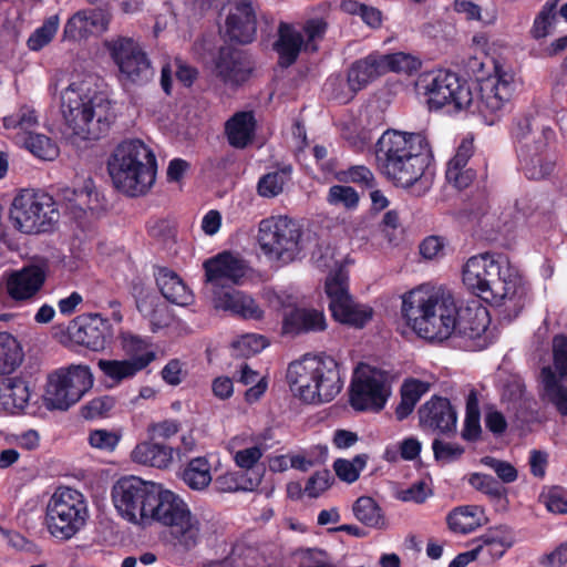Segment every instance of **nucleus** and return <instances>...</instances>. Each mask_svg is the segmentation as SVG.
<instances>
[{"label": "nucleus", "instance_id": "obj_6", "mask_svg": "<svg viewBox=\"0 0 567 567\" xmlns=\"http://www.w3.org/2000/svg\"><path fill=\"white\" fill-rule=\"evenodd\" d=\"M113 185L128 196L146 194L156 177V158L140 140H127L116 146L107 161Z\"/></svg>", "mask_w": 567, "mask_h": 567}, {"label": "nucleus", "instance_id": "obj_2", "mask_svg": "<svg viewBox=\"0 0 567 567\" xmlns=\"http://www.w3.org/2000/svg\"><path fill=\"white\" fill-rule=\"evenodd\" d=\"M464 285L499 309L504 318H516L527 302L528 287L507 257L485 252L472 256L463 266Z\"/></svg>", "mask_w": 567, "mask_h": 567}, {"label": "nucleus", "instance_id": "obj_40", "mask_svg": "<svg viewBox=\"0 0 567 567\" xmlns=\"http://www.w3.org/2000/svg\"><path fill=\"white\" fill-rule=\"evenodd\" d=\"M183 482L194 491H204L213 480L212 465L207 457L198 456L188 462L182 474Z\"/></svg>", "mask_w": 567, "mask_h": 567}, {"label": "nucleus", "instance_id": "obj_47", "mask_svg": "<svg viewBox=\"0 0 567 567\" xmlns=\"http://www.w3.org/2000/svg\"><path fill=\"white\" fill-rule=\"evenodd\" d=\"M377 59L382 74L389 71L396 73H411L420 66L419 59L404 52L383 55L377 54Z\"/></svg>", "mask_w": 567, "mask_h": 567}, {"label": "nucleus", "instance_id": "obj_50", "mask_svg": "<svg viewBox=\"0 0 567 567\" xmlns=\"http://www.w3.org/2000/svg\"><path fill=\"white\" fill-rule=\"evenodd\" d=\"M243 441L244 439L239 436L233 437L228 443V449L234 454L236 465L249 470L260 460L264 451L257 445L240 449Z\"/></svg>", "mask_w": 567, "mask_h": 567}, {"label": "nucleus", "instance_id": "obj_22", "mask_svg": "<svg viewBox=\"0 0 567 567\" xmlns=\"http://www.w3.org/2000/svg\"><path fill=\"white\" fill-rule=\"evenodd\" d=\"M71 487L59 486L45 509V525L50 534L59 539L71 538Z\"/></svg>", "mask_w": 567, "mask_h": 567}, {"label": "nucleus", "instance_id": "obj_41", "mask_svg": "<svg viewBox=\"0 0 567 567\" xmlns=\"http://www.w3.org/2000/svg\"><path fill=\"white\" fill-rule=\"evenodd\" d=\"M431 384L417 379L406 380L401 388V402L395 410L399 420L405 419L415 408L420 399L430 391Z\"/></svg>", "mask_w": 567, "mask_h": 567}, {"label": "nucleus", "instance_id": "obj_21", "mask_svg": "<svg viewBox=\"0 0 567 567\" xmlns=\"http://www.w3.org/2000/svg\"><path fill=\"white\" fill-rule=\"evenodd\" d=\"M99 207V195L94 192L92 179L82 178V186L73 188V221L76 223L83 236L73 234V238L84 240L90 237Z\"/></svg>", "mask_w": 567, "mask_h": 567}, {"label": "nucleus", "instance_id": "obj_3", "mask_svg": "<svg viewBox=\"0 0 567 567\" xmlns=\"http://www.w3.org/2000/svg\"><path fill=\"white\" fill-rule=\"evenodd\" d=\"M401 316L420 338L443 342L455 333L457 307L441 287L420 285L401 296Z\"/></svg>", "mask_w": 567, "mask_h": 567}, {"label": "nucleus", "instance_id": "obj_13", "mask_svg": "<svg viewBox=\"0 0 567 567\" xmlns=\"http://www.w3.org/2000/svg\"><path fill=\"white\" fill-rule=\"evenodd\" d=\"M328 23L322 18L308 19L302 25L281 21L276 31L272 50L281 66L293 64L301 52H316L323 40Z\"/></svg>", "mask_w": 567, "mask_h": 567}, {"label": "nucleus", "instance_id": "obj_44", "mask_svg": "<svg viewBox=\"0 0 567 567\" xmlns=\"http://www.w3.org/2000/svg\"><path fill=\"white\" fill-rule=\"evenodd\" d=\"M290 176V166H285L262 175L257 183L258 195L264 198H275L279 196L289 183Z\"/></svg>", "mask_w": 567, "mask_h": 567}, {"label": "nucleus", "instance_id": "obj_20", "mask_svg": "<svg viewBox=\"0 0 567 567\" xmlns=\"http://www.w3.org/2000/svg\"><path fill=\"white\" fill-rule=\"evenodd\" d=\"M417 413L419 424L424 431L447 436L455 434L457 414L447 399L432 396Z\"/></svg>", "mask_w": 567, "mask_h": 567}, {"label": "nucleus", "instance_id": "obj_55", "mask_svg": "<svg viewBox=\"0 0 567 567\" xmlns=\"http://www.w3.org/2000/svg\"><path fill=\"white\" fill-rule=\"evenodd\" d=\"M59 27L58 17H50L43 24L37 28L27 41L31 51H40L48 45L54 38Z\"/></svg>", "mask_w": 567, "mask_h": 567}, {"label": "nucleus", "instance_id": "obj_35", "mask_svg": "<svg viewBox=\"0 0 567 567\" xmlns=\"http://www.w3.org/2000/svg\"><path fill=\"white\" fill-rule=\"evenodd\" d=\"M219 547L221 556L204 560L203 567H258L256 550L243 547L228 550V545L225 542H221Z\"/></svg>", "mask_w": 567, "mask_h": 567}, {"label": "nucleus", "instance_id": "obj_7", "mask_svg": "<svg viewBox=\"0 0 567 567\" xmlns=\"http://www.w3.org/2000/svg\"><path fill=\"white\" fill-rule=\"evenodd\" d=\"M73 93L79 99L76 113L73 114V145L99 141L115 121L113 103L97 91V76L93 74L73 82Z\"/></svg>", "mask_w": 567, "mask_h": 567}, {"label": "nucleus", "instance_id": "obj_56", "mask_svg": "<svg viewBox=\"0 0 567 567\" xmlns=\"http://www.w3.org/2000/svg\"><path fill=\"white\" fill-rule=\"evenodd\" d=\"M368 456L364 454L357 455L352 460L339 458L334 462L333 468L337 476L347 483H353L359 478L361 471L367 465Z\"/></svg>", "mask_w": 567, "mask_h": 567}, {"label": "nucleus", "instance_id": "obj_43", "mask_svg": "<svg viewBox=\"0 0 567 567\" xmlns=\"http://www.w3.org/2000/svg\"><path fill=\"white\" fill-rule=\"evenodd\" d=\"M2 123L7 130H19L17 135H27L38 127L39 114L33 106L22 104L13 114L4 116Z\"/></svg>", "mask_w": 567, "mask_h": 567}, {"label": "nucleus", "instance_id": "obj_54", "mask_svg": "<svg viewBox=\"0 0 567 567\" xmlns=\"http://www.w3.org/2000/svg\"><path fill=\"white\" fill-rule=\"evenodd\" d=\"M239 381L245 385H250L245 394L248 402L259 400L268 385L265 377H260L258 372L254 371L247 364L240 367Z\"/></svg>", "mask_w": 567, "mask_h": 567}, {"label": "nucleus", "instance_id": "obj_11", "mask_svg": "<svg viewBox=\"0 0 567 567\" xmlns=\"http://www.w3.org/2000/svg\"><path fill=\"white\" fill-rule=\"evenodd\" d=\"M257 243L271 261L289 264L307 249V240L298 223L287 216H270L259 221Z\"/></svg>", "mask_w": 567, "mask_h": 567}, {"label": "nucleus", "instance_id": "obj_8", "mask_svg": "<svg viewBox=\"0 0 567 567\" xmlns=\"http://www.w3.org/2000/svg\"><path fill=\"white\" fill-rule=\"evenodd\" d=\"M516 153L519 169L528 179L539 181L547 177L554 169L555 162L548 154L549 145L556 134L550 125L519 120L514 128Z\"/></svg>", "mask_w": 567, "mask_h": 567}, {"label": "nucleus", "instance_id": "obj_37", "mask_svg": "<svg viewBox=\"0 0 567 567\" xmlns=\"http://www.w3.org/2000/svg\"><path fill=\"white\" fill-rule=\"evenodd\" d=\"M111 17L102 9H90L73 16V29L81 39L97 37L109 28Z\"/></svg>", "mask_w": 567, "mask_h": 567}, {"label": "nucleus", "instance_id": "obj_62", "mask_svg": "<svg viewBox=\"0 0 567 567\" xmlns=\"http://www.w3.org/2000/svg\"><path fill=\"white\" fill-rule=\"evenodd\" d=\"M546 508L555 514H567V491L559 486H553L540 495Z\"/></svg>", "mask_w": 567, "mask_h": 567}, {"label": "nucleus", "instance_id": "obj_30", "mask_svg": "<svg viewBox=\"0 0 567 567\" xmlns=\"http://www.w3.org/2000/svg\"><path fill=\"white\" fill-rule=\"evenodd\" d=\"M515 543L512 530L506 526L489 528L476 540V548L486 559H499Z\"/></svg>", "mask_w": 567, "mask_h": 567}, {"label": "nucleus", "instance_id": "obj_51", "mask_svg": "<svg viewBox=\"0 0 567 567\" xmlns=\"http://www.w3.org/2000/svg\"><path fill=\"white\" fill-rule=\"evenodd\" d=\"M340 9L348 14L358 16L370 28L377 29L382 24V12L371 6L354 0H343Z\"/></svg>", "mask_w": 567, "mask_h": 567}, {"label": "nucleus", "instance_id": "obj_28", "mask_svg": "<svg viewBox=\"0 0 567 567\" xmlns=\"http://www.w3.org/2000/svg\"><path fill=\"white\" fill-rule=\"evenodd\" d=\"M324 312L315 308H296L284 317V333L319 332L327 329Z\"/></svg>", "mask_w": 567, "mask_h": 567}, {"label": "nucleus", "instance_id": "obj_16", "mask_svg": "<svg viewBox=\"0 0 567 567\" xmlns=\"http://www.w3.org/2000/svg\"><path fill=\"white\" fill-rule=\"evenodd\" d=\"M381 74L377 54H371L352 64L346 81L340 75L330 76L324 90L339 102L347 103L358 91Z\"/></svg>", "mask_w": 567, "mask_h": 567}, {"label": "nucleus", "instance_id": "obj_52", "mask_svg": "<svg viewBox=\"0 0 567 567\" xmlns=\"http://www.w3.org/2000/svg\"><path fill=\"white\" fill-rule=\"evenodd\" d=\"M64 79H58L53 84H50V91H52V111L58 110L61 120L64 122L66 127H71V82L61 87L58 94L60 83H63Z\"/></svg>", "mask_w": 567, "mask_h": 567}, {"label": "nucleus", "instance_id": "obj_63", "mask_svg": "<svg viewBox=\"0 0 567 567\" xmlns=\"http://www.w3.org/2000/svg\"><path fill=\"white\" fill-rule=\"evenodd\" d=\"M87 440L93 449L111 452L117 446L121 435L114 431L99 429L91 431Z\"/></svg>", "mask_w": 567, "mask_h": 567}, {"label": "nucleus", "instance_id": "obj_31", "mask_svg": "<svg viewBox=\"0 0 567 567\" xmlns=\"http://www.w3.org/2000/svg\"><path fill=\"white\" fill-rule=\"evenodd\" d=\"M121 348L126 354V359H130L142 371L157 358L155 348L148 338L130 332L121 334Z\"/></svg>", "mask_w": 567, "mask_h": 567}, {"label": "nucleus", "instance_id": "obj_24", "mask_svg": "<svg viewBox=\"0 0 567 567\" xmlns=\"http://www.w3.org/2000/svg\"><path fill=\"white\" fill-rule=\"evenodd\" d=\"M213 305L216 310H223L244 319L258 320L264 316L262 309L249 295L235 288L213 290Z\"/></svg>", "mask_w": 567, "mask_h": 567}, {"label": "nucleus", "instance_id": "obj_48", "mask_svg": "<svg viewBox=\"0 0 567 567\" xmlns=\"http://www.w3.org/2000/svg\"><path fill=\"white\" fill-rule=\"evenodd\" d=\"M324 291L329 298V309L334 306V301L340 303L351 297L349 293L348 272L344 268L338 267L328 275Z\"/></svg>", "mask_w": 567, "mask_h": 567}, {"label": "nucleus", "instance_id": "obj_29", "mask_svg": "<svg viewBox=\"0 0 567 567\" xmlns=\"http://www.w3.org/2000/svg\"><path fill=\"white\" fill-rule=\"evenodd\" d=\"M248 71L238 51L230 48L220 49L215 63V73L224 83L239 84L247 79Z\"/></svg>", "mask_w": 567, "mask_h": 567}, {"label": "nucleus", "instance_id": "obj_53", "mask_svg": "<svg viewBox=\"0 0 567 567\" xmlns=\"http://www.w3.org/2000/svg\"><path fill=\"white\" fill-rule=\"evenodd\" d=\"M353 513L367 526L380 527L383 525L380 508L371 497L358 498L353 505Z\"/></svg>", "mask_w": 567, "mask_h": 567}, {"label": "nucleus", "instance_id": "obj_39", "mask_svg": "<svg viewBox=\"0 0 567 567\" xmlns=\"http://www.w3.org/2000/svg\"><path fill=\"white\" fill-rule=\"evenodd\" d=\"M226 135L231 146L244 148L251 142L255 132V118L250 112L236 113L226 122Z\"/></svg>", "mask_w": 567, "mask_h": 567}, {"label": "nucleus", "instance_id": "obj_36", "mask_svg": "<svg viewBox=\"0 0 567 567\" xmlns=\"http://www.w3.org/2000/svg\"><path fill=\"white\" fill-rule=\"evenodd\" d=\"M557 375L551 367H545L540 374L542 396L556 406L558 412L567 415V386L563 384V380Z\"/></svg>", "mask_w": 567, "mask_h": 567}, {"label": "nucleus", "instance_id": "obj_49", "mask_svg": "<svg viewBox=\"0 0 567 567\" xmlns=\"http://www.w3.org/2000/svg\"><path fill=\"white\" fill-rule=\"evenodd\" d=\"M560 0H547L542 10L535 17L530 34L534 39H543L547 37L557 19V6Z\"/></svg>", "mask_w": 567, "mask_h": 567}, {"label": "nucleus", "instance_id": "obj_26", "mask_svg": "<svg viewBox=\"0 0 567 567\" xmlns=\"http://www.w3.org/2000/svg\"><path fill=\"white\" fill-rule=\"evenodd\" d=\"M133 463L157 470H168L175 463L173 446L154 440L137 443L130 453Z\"/></svg>", "mask_w": 567, "mask_h": 567}, {"label": "nucleus", "instance_id": "obj_5", "mask_svg": "<svg viewBox=\"0 0 567 567\" xmlns=\"http://www.w3.org/2000/svg\"><path fill=\"white\" fill-rule=\"evenodd\" d=\"M287 380L293 395L311 404L333 400L343 386L339 363L330 355H305L290 363Z\"/></svg>", "mask_w": 567, "mask_h": 567}, {"label": "nucleus", "instance_id": "obj_17", "mask_svg": "<svg viewBox=\"0 0 567 567\" xmlns=\"http://www.w3.org/2000/svg\"><path fill=\"white\" fill-rule=\"evenodd\" d=\"M47 277V261L24 264L8 275L6 292L16 302L31 301L43 288Z\"/></svg>", "mask_w": 567, "mask_h": 567}, {"label": "nucleus", "instance_id": "obj_60", "mask_svg": "<svg viewBox=\"0 0 567 567\" xmlns=\"http://www.w3.org/2000/svg\"><path fill=\"white\" fill-rule=\"evenodd\" d=\"M114 405L115 400L112 396L95 398L81 408L80 414L85 420L105 417Z\"/></svg>", "mask_w": 567, "mask_h": 567}, {"label": "nucleus", "instance_id": "obj_15", "mask_svg": "<svg viewBox=\"0 0 567 567\" xmlns=\"http://www.w3.org/2000/svg\"><path fill=\"white\" fill-rule=\"evenodd\" d=\"M104 44L124 81L142 84L152 79L154 71L151 61L137 41L120 37Z\"/></svg>", "mask_w": 567, "mask_h": 567}, {"label": "nucleus", "instance_id": "obj_46", "mask_svg": "<svg viewBox=\"0 0 567 567\" xmlns=\"http://www.w3.org/2000/svg\"><path fill=\"white\" fill-rule=\"evenodd\" d=\"M97 367L103 372V374L107 379L112 380L116 385L125 380L133 379L138 372L142 371L130 359H100L97 361Z\"/></svg>", "mask_w": 567, "mask_h": 567}, {"label": "nucleus", "instance_id": "obj_23", "mask_svg": "<svg viewBox=\"0 0 567 567\" xmlns=\"http://www.w3.org/2000/svg\"><path fill=\"white\" fill-rule=\"evenodd\" d=\"M207 281L215 289L225 288L227 284H239L247 272L243 259L230 252H221L204 264Z\"/></svg>", "mask_w": 567, "mask_h": 567}, {"label": "nucleus", "instance_id": "obj_9", "mask_svg": "<svg viewBox=\"0 0 567 567\" xmlns=\"http://www.w3.org/2000/svg\"><path fill=\"white\" fill-rule=\"evenodd\" d=\"M154 522L168 527L173 546L190 551L206 538L207 524L192 513L186 502L172 491L164 489Z\"/></svg>", "mask_w": 567, "mask_h": 567}, {"label": "nucleus", "instance_id": "obj_33", "mask_svg": "<svg viewBox=\"0 0 567 567\" xmlns=\"http://www.w3.org/2000/svg\"><path fill=\"white\" fill-rule=\"evenodd\" d=\"M155 279L162 295L168 301L178 306H186L192 301V292L183 280L172 270L158 268L155 272Z\"/></svg>", "mask_w": 567, "mask_h": 567}, {"label": "nucleus", "instance_id": "obj_25", "mask_svg": "<svg viewBox=\"0 0 567 567\" xmlns=\"http://www.w3.org/2000/svg\"><path fill=\"white\" fill-rule=\"evenodd\" d=\"M109 324L99 315H82L73 320V342L92 351L105 348Z\"/></svg>", "mask_w": 567, "mask_h": 567}, {"label": "nucleus", "instance_id": "obj_59", "mask_svg": "<svg viewBox=\"0 0 567 567\" xmlns=\"http://www.w3.org/2000/svg\"><path fill=\"white\" fill-rule=\"evenodd\" d=\"M327 200L334 206L354 209L359 204V195L350 186L334 185L330 187Z\"/></svg>", "mask_w": 567, "mask_h": 567}, {"label": "nucleus", "instance_id": "obj_18", "mask_svg": "<svg viewBox=\"0 0 567 567\" xmlns=\"http://www.w3.org/2000/svg\"><path fill=\"white\" fill-rule=\"evenodd\" d=\"M256 0H228L225 34L230 41L247 44L254 41L257 33Z\"/></svg>", "mask_w": 567, "mask_h": 567}, {"label": "nucleus", "instance_id": "obj_42", "mask_svg": "<svg viewBox=\"0 0 567 567\" xmlns=\"http://www.w3.org/2000/svg\"><path fill=\"white\" fill-rule=\"evenodd\" d=\"M16 142L34 156L44 161H52L59 154L58 146L50 137L44 134L34 133V131L27 135H17Z\"/></svg>", "mask_w": 567, "mask_h": 567}, {"label": "nucleus", "instance_id": "obj_1", "mask_svg": "<svg viewBox=\"0 0 567 567\" xmlns=\"http://www.w3.org/2000/svg\"><path fill=\"white\" fill-rule=\"evenodd\" d=\"M519 80L509 65L495 63L493 73L473 85L447 70L422 72L415 82L430 110L445 106L452 111L478 114L488 125L498 121L511 107Z\"/></svg>", "mask_w": 567, "mask_h": 567}, {"label": "nucleus", "instance_id": "obj_10", "mask_svg": "<svg viewBox=\"0 0 567 567\" xmlns=\"http://www.w3.org/2000/svg\"><path fill=\"white\" fill-rule=\"evenodd\" d=\"M20 233L38 235L54 230L60 212L53 196L41 189L23 188L13 198L9 212Z\"/></svg>", "mask_w": 567, "mask_h": 567}, {"label": "nucleus", "instance_id": "obj_61", "mask_svg": "<svg viewBox=\"0 0 567 567\" xmlns=\"http://www.w3.org/2000/svg\"><path fill=\"white\" fill-rule=\"evenodd\" d=\"M94 378L87 365H73V404L93 386Z\"/></svg>", "mask_w": 567, "mask_h": 567}, {"label": "nucleus", "instance_id": "obj_14", "mask_svg": "<svg viewBox=\"0 0 567 567\" xmlns=\"http://www.w3.org/2000/svg\"><path fill=\"white\" fill-rule=\"evenodd\" d=\"M391 395V377L370 364L360 363L351 382L350 403L358 411H381Z\"/></svg>", "mask_w": 567, "mask_h": 567}, {"label": "nucleus", "instance_id": "obj_27", "mask_svg": "<svg viewBox=\"0 0 567 567\" xmlns=\"http://www.w3.org/2000/svg\"><path fill=\"white\" fill-rule=\"evenodd\" d=\"M71 364L59 368L48 375L44 392L45 406L49 410L66 411L71 406Z\"/></svg>", "mask_w": 567, "mask_h": 567}, {"label": "nucleus", "instance_id": "obj_58", "mask_svg": "<svg viewBox=\"0 0 567 567\" xmlns=\"http://www.w3.org/2000/svg\"><path fill=\"white\" fill-rule=\"evenodd\" d=\"M231 346L237 355L250 357L262 351L268 341L260 334L247 333L234 340Z\"/></svg>", "mask_w": 567, "mask_h": 567}, {"label": "nucleus", "instance_id": "obj_12", "mask_svg": "<svg viewBox=\"0 0 567 567\" xmlns=\"http://www.w3.org/2000/svg\"><path fill=\"white\" fill-rule=\"evenodd\" d=\"M164 489L154 491V486L137 476L120 478L112 487V501L117 513L126 520L147 525L155 520Z\"/></svg>", "mask_w": 567, "mask_h": 567}, {"label": "nucleus", "instance_id": "obj_34", "mask_svg": "<svg viewBox=\"0 0 567 567\" xmlns=\"http://www.w3.org/2000/svg\"><path fill=\"white\" fill-rule=\"evenodd\" d=\"M330 309L336 321L353 328L364 327L373 316V310L368 305L355 302L352 297L337 303Z\"/></svg>", "mask_w": 567, "mask_h": 567}, {"label": "nucleus", "instance_id": "obj_32", "mask_svg": "<svg viewBox=\"0 0 567 567\" xmlns=\"http://www.w3.org/2000/svg\"><path fill=\"white\" fill-rule=\"evenodd\" d=\"M30 399L28 383L21 378L6 379L0 386V409L16 414L23 410Z\"/></svg>", "mask_w": 567, "mask_h": 567}, {"label": "nucleus", "instance_id": "obj_45", "mask_svg": "<svg viewBox=\"0 0 567 567\" xmlns=\"http://www.w3.org/2000/svg\"><path fill=\"white\" fill-rule=\"evenodd\" d=\"M22 361V352L17 339L0 332V374H10Z\"/></svg>", "mask_w": 567, "mask_h": 567}, {"label": "nucleus", "instance_id": "obj_57", "mask_svg": "<svg viewBox=\"0 0 567 567\" xmlns=\"http://www.w3.org/2000/svg\"><path fill=\"white\" fill-rule=\"evenodd\" d=\"M454 8L458 13L465 16L467 20H475L483 24H493L497 14L495 10H482L477 4L470 0H456Z\"/></svg>", "mask_w": 567, "mask_h": 567}, {"label": "nucleus", "instance_id": "obj_64", "mask_svg": "<svg viewBox=\"0 0 567 567\" xmlns=\"http://www.w3.org/2000/svg\"><path fill=\"white\" fill-rule=\"evenodd\" d=\"M554 372L560 378L567 377V337L557 336L553 340Z\"/></svg>", "mask_w": 567, "mask_h": 567}, {"label": "nucleus", "instance_id": "obj_4", "mask_svg": "<svg viewBox=\"0 0 567 567\" xmlns=\"http://www.w3.org/2000/svg\"><path fill=\"white\" fill-rule=\"evenodd\" d=\"M431 159L430 144L420 133L391 130L378 140L377 166L381 174L398 186H412L423 176Z\"/></svg>", "mask_w": 567, "mask_h": 567}, {"label": "nucleus", "instance_id": "obj_38", "mask_svg": "<svg viewBox=\"0 0 567 567\" xmlns=\"http://www.w3.org/2000/svg\"><path fill=\"white\" fill-rule=\"evenodd\" d=\"M486 523L485 513L482 507L466 505L455 508L447 516L449 527L454 533L468 534Z\"/></svg>", "mask_w": 567, "mask_h": 567}, {"label": "nucleus", "instance_id": "obj_19", "mask_svg": "<svg viewBox=\"0 0 567 567\" xmlns=\"http://www.w3.org/2000/svg\"><path fill=\"white\" fill-rule=\"evenodd\" d=\"M489 312L486 307L477 301L457 309L456 327L454 336H460L474 341L475 349H484L492 340L488 326Z\"/></svg>", "mask_w": 567, "mask_h": 567}]
</instances>
